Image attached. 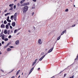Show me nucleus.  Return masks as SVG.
<instances>
[{
	"mask_svg": "<svg viewBox=\"0 0 78 78\" xmlns=\"http://www.w3.org/2000/svg\"><path fill=\"white\" fill-rule=\"evenodd\" d=\"M32 9H34V8L33 7H32Z\"/></svg>",
	"mask_w": 78,
	"mask_h": 78,
	"instance_id": "nucleus-49",
	"label": "nucleus"
},
{
	"mask_svg": "<svg viewBox=\"0 0 78 78\" xmlns=\"http://www.w3.org/2000/svg\"><path fill=\"white\" fill-rule=\"evenodd\" d=\"M74 7H75V5H74Z\"/></svg>",
	"mask_w": 78,
	"mask_h": 78,
	"instance_id": "nucleus-59",
	"label": "nucleus"
},
{
	"mask_svg": "<svg viewBox=\"0 0 78 78\" xmlns=\"http://www.w3.org/2000/svg\"><path fill=\"white\" fill-rule=\"evenodd\" d=\"M5 27L7 30H8V28H9V27L8 26V24L6 25Z\"/></svg>",
	"mask_w": 78,
	"mask_h": 78,
	"instance_id": "nucleus-10",
	"label": "nucleus"
},
{
	"mask_svg": "<svg viewBox=\"0 0 78 78\" xmlns=\"http://www.w3.org/2000/svg\"><path fill=\"white\" fill-rule=\"evenodd\" d=\"M34 12H33L32 13V16H33L34 15Z\"/></svg>",
	"mask_w": 78,
	"mask_h": 78,
	"instance_id": "nucleus-45",
	"label": "nucleus"
},
{
	"mask_svg": "<svg viewBox=\"0 0 78 78\" xmlns=\"http://www.w3.org/2000/svg\"><path fill=\"white\" fill-rule=\"evenodd\" d=\"M16 5H15L13 7V8L14 9H16Z\"/></svg>",
	"mask_w": 78,
	"mask_h": 78,
	"instance_id": "nucleus-31",
	"label": "nucleus"
},
{
	"mask_svg": "<svg viewBox=\"0 0 78 78\" xmlns=\"http://www.w3.org/2000/svg\"><path fill=\"white\" fill-rule=\"evenodd\" d=\"M23 1L25 2V0H23Z\"/></svg>",
	"mask_w": 78,
	"mask_h": 78,
	"instance_id": "nucleus-60",
	"label": "nucleus"
},
{
	"mask_svg": "<svg viewBox=\"0 0 78 78\" xmlns=\"http://www.w3.org/2000/svg\"><path fill=\"white\" fill-rule=\"evenodd\" d=\"M24 2L25 1H23V0L21 1L20 3H23V2Z\"/></svg>",
	"mask_w": 78,
	"mask_h": 78,
	"instance_id": "nucleus-30",
	"label": "nucleus"
},
{
	"mask_svg": "<svg viewBox=\"0 0 78 78\" xmlns=\"http://www.w3.org/2000/svg\"><path fill=\"white\" fill-rule=\"evenodd\" d=\"M5 38V35L3 34L2 36V39L3 40Z\"/></svg>",
	"mask_w": 78,
	"mask_h": 78,
	"instance_id": "nucleus-12",
	"label": "nucleus"
},
{
	"mask_svg": "<svg viewBox=\"0 0 78 78\" xmlns=\"http://www.w3.org/2000/svg\"><path fill=\"white\" fill-rule=\"evenodd\" d=\"M37 61V59H36L35 60L34 62H35V63H36Z\"/></svg>",
	"mask_w": 78,
	"mask_h": 78,
	"instance_id": "nucleus-25",
	"label": "nucleus"
},
{
	"mask_svg": "<svg viewBox=\"0 0 78 78\" xmlns=\"http://www.w3.org/2000/svg\"><path fill=\"white\" fill-rule=\"evenodd\" d=\"M77 59H78V57H76V58L75 59V60H77Z\"/></svg>",
	"mask_w": 78,
	"mask_h": 78,
	"instance_id": "nucleus-42",
	"label": "nucleus"
},
{
	"mask_svg": "<svg viewBox=\"0 0 78 78\" xmlns=\"http://www.w3.org/2000/svg\"><path fill=\"white\" fill-rule=\"evenodd\" d=\"M8 25L9 26H10V25H11V23H8Z\"/></svg>",
	"mask_w": 78,
	"mask_h": 78,
	"instance_id": "nucleus-44",
	"label": "nucleus"
},
{
	"mask_svg": "<svg viewBox=\"0 0 78 78\" xmlns=\"http://www.w3.org/2000/svg\"><path fill=\"white\" fill-rule=\"evenodd\" d=\"M4 33L6 34H7V30H5L4 32Z\"/></svg>",
	"mask_w": 78,
	"mask_h": 78,
	"instance_id": "nucleus-9",
	"label": "nucleus"
},
{
	"mask_svg": "<svg viewBox=\"0 0 78 78\" xmlns=\"http://www.w3.org/2000/svg\"><path fill=\"white\" fill-rule=\"evenodd\" d=\"M8 32H8V34H9V32H10V30H9L8 31Z\"/></svg>",
	"mask_w": 78,
	"mask_h": 78,
	"instance_id": "nucleus-40",
	"label": "nucleus"
},
{
	"mask_svg": "<svg viewBox=\"0 0 78 78\" xmlns=\"http://www.w3.org/2000/svg\"><path fill=\"white\" fill-rule=\"evenodd\" d=\"M17 0H15V1H17Z\"/></svg>",
	"mask_w": 78,
	"mask_h": 78,
	"instance_id": "nucleus-61",
	"label": "nucleus"
},
{
	"mask_svg": "<svg viewBox=\"0 0 78 78\" xmlns=\"http://www.w3.org/2000/svg\"><path fill=\"white\" fill-rule=\"evenodd\" d=\"M31 72H32V70H30V72H29V74H30V73H31Z\"/></svg>",
	"mask_w": 78,
	"mask_h": 78,
	"instance_id": "nucleus-34",
	"label": "nucleus"
},
{
	"mask_svg": "<svg viewBox=\"0 0 78 78\" xmlns=\"http://www.w3.org/2000/svg\"><path fill=\"white\" fill-rule=\"evenodd\" d=\"M13 8L12 7H11V8L9 9V10H12Z\"/></svg>",
	"mask_w": 78,
	"mask_h": 78,
	"instance_id": "nucleus-36",
	"label": "nucleus"
},
{
	"mask_svg": "<svg viewBox=\"0 0 78 78\" xmlns=\"http://www.w3.org/2000/svg\"><path fill=\"white\" fill-rule=\"evenodd\" d=\"M36 64V63H35V62H34L32 64V66H34Z\"/></svg>",
	"mask_w": 78,
	"mask_h": 78,
	"instance_id": "nucleus-27",
	"label": "nucleus"
},
{
	"mask_svg": "<svg viewBox=\"0 0 78 78\" xmlns=\"http://www.w3.org/2000/svg\"><path fill=\"white\" fill-rule=\"evenodd\" d=\"M2 36H3V33L2 32L0 34V37H2Z\"/></svg>",
	"mask_w": 78,
	"mask_h": 78,
	"instance_id": "nucleus-24",
	"label": "nucleus"
},
{
	"mask_svg": "<svg viewBox=\"0 0 78 78\" xmlns=\"http://www.w3.org/2000/svg\"><path fill=\"white\" fill-rule=\"evenodd\" d=\"M10 28H11V29H12V26H10Z\"/></svg>",
	"mask_w": 78,
	"mask_h": 78,
	"instance_id": "nucleus-39",
	"label": "nucleus"
},
{
	"mask_svg": "<svg viewBox=\"0 0 78 78\" xmlns=\"http://www.w3.org/2000/svg\"><path fill=\"white\" fill-rule=\"evenodd\" d=\"M11 13H8L5 15V16H7L8 15H9V14H10Z\"/></svg>",
	"mask_w": 78,
	"mask_h": 78,
	"instance_id": "nucleus-14",
	"label": "nucleus"
},
{
	"mask_svg": "<svg viewBox=\"0 0 78 78\" xmlns=\"http://www.w3.org/2000/svg\"><path fill=\"white\" fill-rule=\"evenodd\" d=\"M53 48H54V47H52L48 51V52H47L45 53L44 55L41 58L39 59V61H41L42 59L46 55H47L48 53H50V52H51L52 51H53Z\"/></svg>",
	"mask_w": 78,
	"mask_h": 78,
	"instance_id": "nucleus-1",
	"label": "nucleus"
},
{
	"mask_svg": "<svg viewBox=\"0 0 78 78\" xmlns=\"http://www.w3.org/2000/svg\"><path fill=\"white\" fill-rule=\"evenodd\" d=\"M9 48H13V47L12 46H9Z\"/></svg>",
	"mask_w": 78,
	"mask_h": 78,
	"instance_id": "nucleus-38",
	"label": "nucleus"
},
{
	"mask_svg": "<svg viewBox=\"0 0 78 78\" xmlns=\"http://www.w3.org/2000/svg\"><path fill=\"white\" fill-rule=\"evenodd\" d=\"M2 54V53H1V52L0 51V55H1Z\"/></svg>",
	"mask_w": 78,
	"mask_h": 78,
	"instance_id": "nucleus-54",
	"label": "nucleus"
},
{
	"mask_svg": "<svg viewBox=\"0 0 78 78\" xmlns=\"http://www.w3.org/2000/svg\"><path fill=\"white\" fill-rule=\"evenodd\" d=\"M38 70H40V68H39L38 69Z\"/></svg>",
	"mask_w": 78,
	"mask_h": 78,
	"instance_id": "nucleus-55",
	"label": "nucleus"
},
{
	"mask_svg": "<svg viewBox=\"0 0 78 78\" xmlns=\"http://www.w3.org/2000/svg\"><path fill=\"white\" fill-rule=\"evenodd\" d=\"M30 4V3L29 2H27V3H25V5H28Z\"/></svg>",
	"mask_w": 78,
	"mask_h": 78,
	"instance_id": "nucleus-20",
	"label": "nucleus"
},
{
	"mask_svg": "<svg viewBox=\"0 0 78 78\" xmlns=\"http://www.w3.org/2000/svg\"><path fill=\"white\" fill-rule=\"evenodd\" d=\"M12 25L13 27H15V25H16V23L14 22H13L12 23Z\"/></svg>",
	"mask_w": 78,
	"mask_h": 78,
	"instance_id": "nucleus-7",
	"label": "nucleus"
},
{
	"mask_svg": "<svg viewBox=\"0 0 78 78\" xmlns=\"http://www.w3.org/2000/svg\"><path fill=\"white\" fill-rule=\"evenodd\" d=\"M20 75L19 76H18V78H20Z\"/></svg>",
	"mask_w": 78,
	"mask_h": 78,
	"instance_id": "nucleus-53",
	"label": "nucleus"
},
{
	"mask_svg": "<svg viewBox=\"0 0 78 78\" xmlns=\"http://www.w3.org/2000/svg\"><path fill=\"white\" fill-rule=\"evenodd\" d=\"M11 37H12L11 35H9V37H8V38H9V39H11Z\"/></svg>",
	"mask_w": 78,
	"mask_h": 78,
	"instance_id": "nucleus-28",
	"label": "nucleus"
},
{
	"mask_svg": "<svg viewBox=\"0 0 78 78\" xmlns=\"http://www.w3.org/2000/svg\"><path fill=\"white\" fill-rule=\"evenodd\" d=\"M18 31V30H15L14 31V33H16Z\"/></svg>",
	"mask_w": 78,
	"mask_h": 78,
	"instance_id": "nucleus-19",
	"label": "nucleus"
},
{
	"mask_svg": "<svg viewBox=\"0 0 78 78\" xmlns=\"http://www.w3.org/2000/svg\"><path fill=\"white\" fill-rule=\"evenodd\" d=\"M13 17H14V16H11L10 17V19L11 20H13Z\"/></svg>",
	"mask_w": 78,
	"mask_h": 78,
	"instance_id": "nucleus-15",
	"label": "nucleus"
},
{
	"mask_svg": "<svg viewBox=\"0 0 78 78\" xmlns=\"http://www.w3.org/2000/svg\"><path fill=\"white\" fill-rule=\"evenodd\" d=\"M33 2H36V0H33Z\"/></svg>",
	"mask_w": 78,
	"mask_h": 78,
	"instance_id": "nucleus-41",
	"label": "nucleus"
},
{
	"mask_svg": "<svg viewBox=\"0 0 78 78\" xmlns=\"http://www.w3.org/2000/svg\"><path fill=\"white\" fill-rule=\"evenodd\" d=\"M9 45V44H7L6 45H5V47H8V46Z\"/></svg>",
	"mask_w": 78,
	"mask_h": 78,
	"instance_id": "nucleus-32",
	"label": "nucleus"
},
{
	"mask_svg": "<svg viewBox=\"0 0 78 78\" xmlns=\"http://www.w3.org/2000/svg\"><path fill=\"white\" fill-rule=\"evenodd\" d=\"M38 44H42V41L41 39H39L38 40Z\"/></svg>",
	"mask_w": 78,
	"mask_h": 78,
	"instance_id": "nucleus-4",
	"label": "nucleus"
},
{
	"mask_svg": "<svg viewBox=\"0 0 78 78\" xmlns=\"http://www.w3.org/2000/svg\"><path fill=\"white\" fill-rule=\"evenodd\" d=\"M20 70H19L16 73V75H17L20 73Z\"/></svg>",
	"mask_w": 78,
	"mask_h": 78,
	"instance_id": "nucleus-11",
	"label": "nucleus"
},
{
	"mask_svg": "<svg viewBox=\"0 0 78 78\" xmlns=\"http://www.w3.org/2000/svg\"><path fill=\"white\" fill-rule=\"evenodd\" d=\"M7 22H11V20H9L7 21Z\"/></svg>",
	"mask_w": 78,
	"mask_h": 78,
	"instance_id": "nucleus-35",
	"label": "nucleus"
},
{
	"mask_svg": "<svg viewBox=\"0 0 78 78\" xmlns=\"http://www.w3.org/2000/svg\"><path fill=\"white\" fill-rule=\"evenodd\" d=\"M17 13H15L13 17V19L15 21L16 20V17H17Z\"/></svg>",
	"mask_w": 78,
	"mask_h": 78,
	"instance_id": "nucleus-3",
	"label": "nucleus"
},
{
	"mask_svg": "<svg viewBox=\"0 0 78 78\" xmlns=\"http://www.w3.org/2000/svg\"><path fill=\"white\" fill-rule=\"evenodd\" d=\"M74 78V76H72L70 77L69 78Z\"/></svg>",
	"mask_w": 78,
	"mask_h": 78,
	"instance_id": "nucleus-33",
	"label": "nucleus"
},
{
	"mask_svg": "<svg viewBox=\"0 0 78 78\" xmlns=\"http://www.w3.org/2000/svg\"><path fill=\"white\" fill-rule=\"evenodd\" d=\"M66 76V74H65L64 76Z\"/></svg>",
	"mask_w": 78,
	"mask_h": 78,
	"instance_id": "nucleus-51",
	"label": "nucleus"
},
{
	"mask_svg": "<svg viewBox=\"0 0 78 78\" xmlns=\"http://www.w3.org/2000/svg\"><path fill=\"white\" fill-rule=\"evenodd\" d=\"M9 20V17L8 16L7 19V21H8Z\"/></svg>",
	"mask_w": 78,
	"mask_h": 78,
	"instance_id": "nucleus-23",
	"label": "nucleus"
},
{
	"mask_svg": "<svg viewBox=\"0 0 78 78\" xmlns=\"http://www.w3.org/2000/svg\"><path fill=\"white\" fill-rule=\"evenodd\" d=\"M22 75H23V73H22Z\"/></svg>",
	"mask_w": 78,
	"mask_h": 78,
	"instance_id": "nucleus-58",
	"label": "nucleus"
},
{
	"mask_svg": "<svg viewBox=\"0 0 78 78\" xmlns=\"http://www.w3.org/2000/svg\"><path fill=\"white\" fill-rule=\"evenodd\" d=\"M4 42L3 41H2V44H4Z\"/></svg>",
	"mask_w": 78,
	"mask_h": 78,
	"instance_id": "nucleus-37",
	"label": "nucleus"
},
{
	"mask_svg": "<svg viewBox=\"0 0 78 78\" xmlns=\"http://www.w3.org/2000/svg\"><path fill=\"white\" fill-rule=\"evenodd\" d=\"M75 25H73L72 26V27H75Z\"/></svg>",
	"mask_w": 78,
	"mask_h": 78,
	"instance_id": "nucleus-47",
	"label": "nucleus"
},
{
	"mask_svg": "<svg viewBox=\"0 0 78 78\" xmlns=\"http://www.w3.org/2000/svg\"><path fill=\"white\" fill-rule=\"evenodd\" d=\"M14 6V4H10V5H9V6H10L11 8H12V6Z\"/></svg>",
	"mask_w": 78,
	"mask_h": 78,
	"instance_id": "nucleus-13",
	"label": "nucleus"
},
{
	"mask_svg": "<svg viewBox=\"0 0 78 78\" xmlns=\"http://www.w3.org/2000/svg\"><path fill=\"white\" fill-rule=\"evenodd\" d=\"M29 32H30V30H29Z\"/></svg>",
	"mask_w": 78,
	"mask_h": 78,
	"instance_id": "nucleus-64",
	"label": "nucleus"
},
{
	"mask_svg": "<svg viewBox=\"0 0 78 78\" xmlns=\"http://www.w3.org/2000/svg\"><path fill=\"white\" fill-rule=\"evenodd\" d=\"M4 40L5 41H8V38H5L4 39Z\"/></svg>",
	"mask_w": 78,
	"mask_h": 78,
	"instance_id": "nucleus-17",
	"label": "nucleus"
},
{
	"mask_svg": "<svg viewBox=\"0 0 78 78\" xmlns=\"http://www.w3.org/2000/svg\"><path fill=\"white\" fill-rule=\"evenodd\" d=\"M1 27L2 28H5V25L3 24H2V25H1Z\"/></svg>",
	"mask_w": 78,
	"mask_h": 78,
	"instance_id": "nucleus-6",
	"label": "nucleus"
},
{
	"mask_svg": "<svg viewBox=\"0 0 78 78\" xmlns=\"http://www.w3.org/2000/svg\"><path fill=\"white\" fill-rule=\"evenodd\" d=\"M33 69H34V67L32 68L31 69V70H32V71H33Z\"/></svg>",
	"mask_w": 78,
	"mask_h": 78,
	"instance_id": "nucleus-43",
	"label": "nucleus"
},
{
	"mask_svg": "<svg viewBox=\"0 0 78 78\" xmlns=\"http://www.w3.org/2000/svg\"><path fill=\"white\" fill-rule=\"evenodd\" d=\"M20 43L19 42V40H17L15 42L16 45H19Z\"/></svg>",
	"mask_w": 78,
	"mask_h": 78,
	"instance_id": "nucleus-5",
	"label": "nucleus"
},
{
	"mask_svg": "<svg viewBox=\"0 0 78 78\" xmlns=\"http://www.w3.org/2000/svg\"><path fill=\"white\" fill-rule=\"evenodd\" d=\"M28 6H26L24 7L23 10V13H25L27 11H28Z\"/></svg>",
	"mask_w": 78,
	"mask_h": 78,
	"instance_id": "nucleus-2",
	"label": "nucleus"
},
{
	"mask_svg": "<svg viewBox=\"0 0 78 78\" xmlns=\"http://www.w3.org/2000/svg\"><path fill=\"white\" fill-rule=\"evenodd\" d=\"M12 32H13V31H12V30L11 31V33H12Z\"/></svg>",
	"mask_w": 78,
	"mask_h": 78,
	"instance_id": "nucleus-52",
	"label": "nucleus"
},
{
	"mask_svg": "<svg viewBox=\"0 0 78 78\" xmlns=\"http://www.w3.org/2000/svg\"><path fill=\"white\" fill-rule=\"evenodd\" d=\"M77 58H78V54H77Z\"/></svg>",
	"mask_w": 78,
	"mask_h": 78,
	"instance_id": "nucleus-57",
	"label": "nucleus"
},
{
	"mask_svg": "<svg viewBox=\"0 0 78 78\" xmlns=\"http://www.w3.org/2000/svg\"><path fill=\"white\" fill-rule=\"evenodd\" d=\"M1 12V11H0V13Z\"/></svg>",
	"mask_w": 78,
	"mask_h": 78,
	"instance_id": "nucleus-63",
	"label": "nucleus"
},
{
	"mask_svg": "<svg viewBox=\"0 0 78 78\" xmlns=\"http://www.w3.org/2000/svg\"><path fill=\"white\" fill-rule=\"evenodd\" d=\"M68 11H69V9H66V10H65V12H68Z\"/></svg>",
	"mask_w": 78,
	"mask_h": 78,
	"instance_id": "nucleus-26",
	"label": "nucleus"
},
{
	"mask_svg": "<svg viewBox=\"0 0 78 78\" xmlns=\"http://www.w3.org/2000/svg\"><path fill=\"white\" fill-rule=\"evenodd\" d=\"M0 31H1V30H0Z\"/></svg>",
	"mask_w": 78,
	"mask_h": 78,
	"instance_id": "nucleus-62",
	"label": "nucleus"
},
{
	"mask_svg": "<svg viewBox=\"0 0 78 78\" xmlns=\"http://www.w3.org/2000/svg\"><path fill=\"white\" fill-rule=\"evenodd\" d=\"M6 11H7V10H5V11H4V12H6Z\"/></svg>",
	"mask_w": 78,
	"mask_h": 78,
	"instance_id": "nucleus-56",
	"label": "nucleus"
},
{
	"mask_svg": "<svg viewBox=\"0 0 78 78\" xmlns=\"http://www.w3.org/2000/svg\"><path fill=\"white\" fill-rule=\"evenodd\" d=\"M2 46V44L1 43H0V46Z\"/></svg>",
	"mask_w": 78,
	"mask_h": 78,
	"instance_id": "nucleus-50",
	"label": "nucleus"
},
{
	"mask_svg": "<svg viewBox=\"0 0 78 78\" xmlns=\"http://www.w3.org/2000/svg\"><path fill=\"white\" fill-rule=\"evenodd\" d=\"M65 32H66V30H65L63 31L61 34V35H62L65 33Z\"/></svg>",
	"mask_w": 78,
	"mask_h": 78,
	"instance_id": "nucleus-16",
	"label": "nucleus"
},
{
	"mask_svg": "<svg viewBox=\"0 0 78 78\" xmlns=\"http://www.w3.org/2000/svg\"><path fill=\"white\" fill-rule=\"evenodd\" d=\"M17 5H18V6H20V4H18Z\"/></svg>",
	"mask_w": 78,
	"mask_h": 78,
	"instance_id": "nucleus-46",
	"label": "nucleus"
},
{
	"mask_svg": "<svg viewBox=\"0 0 78 78\" xmlns=\"http://www.w3.org/2000/svg\"><path fill=\"white\" fill-rule=\"evenodd\" d=\"M11 49L10 48H8L7 49V51H11Z\"/></svg>",
	"mask_w": 78,
	"mask_h": 78,
	"instance_id": "nucleus-21",
	"label": "nucleus"
},
{
	"mask_svg": "<svg viewBox=\"0 0 78 78\" xmlns=\"http://www.w3.org/2000/svg\"><path fill=\"white\" fill-rule=\"evenodd\" d=\"M61 38V36H59V37H58V38H57V40L58 41V40H59V39H60V38Z\"/></svg>",
	"mask_w": 78,
	"mask_h": 78,
	"instance_id": "nucleus-22",
	"label": "nucleus"
},
{
	"mask_svg": "<svg viewBox=\"0 0 78 78\" xmlns=\"http://www.w3.org/2000/svg\"><path fill=\"white\" fill-rule=\"evenodd\" d=\"M44 55V52H43L41 53V55H42V56H43V55Z\"/></svg>",
	"mask_w": 78,
	"mask_h": 78,
	"instance_id": "nucleus-29",
	"label": "nucleus"
},
{
	"mask_svg": "<svg viewBox=\"0 0 78 78\" xmlns=\"http://www.w3.org/2000/svg\"><path fill=\"white\" fill-rule=\"evenodd\" d=\"M4 24H6L7 23V22L6 20H5L4 22Z\"/></svg>",
	"mask_w": 78,
	"mask_h": 78,
	"instance_id": "nucleus-18",
	"label": "nucleus"
},
{
	"mask_svg": "<svg viewBox=\"0 0 78 78\" xmlns=\"http://www.w3.org/2000/svg\"><path fill=\"white\" fill-rule=\"evenodd\" d=\"M51 78H55V76H53Z\"/></svg>",
	"mask_w": 78,
	"mask_h": 78,
	"instance_id": "nucleus-48",
	"label": "nucleus"
},
{
	"mask_svg": "<svg viewBox=\"0 0 78 78\" xmlns=\"http://www.w3.org/2000/svg\"><path fill=\"white\" fill-rule=\"evenodd\" d=\"M25 3H24L23 4H21V6H25Z\"/></svg>",
	"mask_w": 78,
	"mask_h": 78,
	"instance_id": "nucleus-8",
	"label": "nucleus"
}]
</instances>
